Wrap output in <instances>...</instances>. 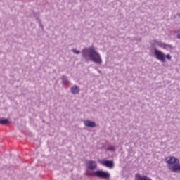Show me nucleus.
Wrapping results in <instances>:
<instances>
[{"mask_svg": "<svg viewBox=\"0 0 180 180\" xmlns=\"http://www.w3.org/2000/svg\"><path fill=\"white\" fill-rule=\"evenodd\" d=\"M82 56L85 61H92L98 65H102V57L94 46L84 49L82 51Z\"/></svg>", "mask_w": 180, "mask_h": 180, "instance_id": "1", "label": "nucleus"}, {"mask_svg": "<svg viewBox=\"0 0 180 180\" xmlns=\"http://www.w3.org/2000/svg\"><path fill=\"white\" fill-rule=\"evenodd\" d=\"M92 175H94V176H96L97 178H100L101 179H109L110 178V174L103 170H97L94 172Z\"/></svg>", "mask_w": 180, "mask_h": 180, "instance_id": "2", "label": "nucleus"}, {"mask_svg": "<svg viewBox=\"0 0 180 180\" xmlns=\"http://www.w3.org/2000/svg\"><path fill=\"white\" fill-rule=\"evenodd\" d=\"M153 43L156 44V46H158V47H161L162 49H164L165 50H172L174 49L172 47V45L169 44H165L164 42H162L161 41H158L157 39H155L153 41Z\"/></svg>", "mask_w": 180, "mask_h": 180, "instance_id": "3", "label": "nucleus"}, {"mask_svg": "<svg viewBox=\"0 0 180 180\" xmlns=\"http://www.w3.org/2000/svg\"><path fill=\"white\" fill-rule=\"evenodd\" d=\"M154 54L157 58V60H159V61H161V63H165V53L162 51L155 49Z\"/></svg>", "mask_w": 180, "mask_h": 180, "instance_id": "4", "label": "nucleus"}, {"mask_svg": "<svg viewBox=\"0 0 180 180\" xmlns=\"http://www.w3.org/2000/svg\"><path fill=\"white\" fill-rule=\"evenodd\" d=\"M165 162L169 165H174V164L178 165L179 164V159L175 158L174 156H168L165 158Z\"/></svg>", "mask_w": 180, "mask_h": 180, "instance_id": "5", "label": "nucleus"}, {"mask_svg": "<svg viewBox=\"0 0 180 180\" xmlns=\"http://www.w3.org/2000/svg\"><path fill=\"white\" fill-rule=\"evenodd\" d=\"M99 163L103 167H106L107 168H115V162L113 160H100Z\"/></svg>", "mask_w": 180, "mask_h": 180, "instance_id": "6", "label": "nucleus"}, {"mask_svg": "<svg viewBox=\"0 0 180 180\" xmlns=\"http://www.w3.org/2000/svg\"><path fill=\"white\" fill-rule=\"evenodd\" d=\"M86 167L88 169L94 171V169L98 168V166L96 165V162L95 160H89L86 163Z\"/></svg>", "mask_w": 180, "mask_h": 180, "instance_id": "7", "label": "nucleus"}, {"mask_svg": "<svg viewBox=\"0 0 180 180\" xmlns=\"http://www.w3.org/2000/svg\"><path fill=\"white\" fill-rule=\"evenodd\" d=\"M84 126H86V127H91V128L96 127V123L89 120H84Z\"/></svg>", "mask_w": 180, "mask_h": 180, "instance_id": "8", "label": "nucleus"}, {"mask_svg": "<svg viewBox=\"0 0 180 180\" xmlns=\"http://www.w3.org/2000/svg\"><path fill=\"white\" fill-rule=\"evenodd\" d=\"M70 91L74 95H75V94L79 93V87H78L77 85H75L71 87Z\"/></svg>", "mask_w": 180, "mask_h": 180, "instance_id": "9", "label": "nucleus"}, {"mask_svg": "<svg viewBox=\"0 0 180 180\" xmlns=\"http://www.w3.org/2000/svg\"><path fill=\"white\" fill-rule=\"evenodd\" d=\"M61 79H62V84H64V85H67V84L70 82V81H68V77H67V76L65 75L62 76Z\"/></svg>", "mask_w": 180, "mask_h": 180, "instance_id": "10", "label": "nucleus"}, {"mask_svg": "<svg viewBox=\"0 0 180 180\" xmlns=\"http://www.w3.org/2000/svg\"><path fill=\"white\" fill-rule=\"evenodd\" d=\"M9 123V120L8 119H1L0 120L1 124H8Z\"/></svg>", "mask_w": 180, "mask_h": 180, "instance_id": "11", "label": "nucleus"}, {"mask_svg": "<svg viewBox=\"0 0 180 180\" xmlns=\"http://www.w3.org/2000/svg\"><path fill=\"white\" fill-rule=\"evenodd\" d=\"M108 151H115L116 148L115 146H109L107 148Z\"/></svg>", "mask_w": 180, "mask_h": 180, "instance_id": "12", "label": "nucleus"}, {"mask_svg": "<svg viewBox=\"0 0 180 180\" xmlns=\"http://www.w3.org/2000/svg\"><path fill=\"white\" fill-rule=\"evenodd\" d=\"M72 53H74L75 54H80V53H81V51H78V50H77V49H73L72 50Z\"/></svg>", "mask_w": 180, "mask_h": 180, "instance_id": "13", "label": "nucleus"}, {"mask_svg": "<svg viewBox=\"0 0 180 180\" xmlns=\"http://www.w3.org/2000/svg\"><path fill=\"white\" fill-rule=\"evenodd\" d=\"M165 57L166 58H167V60H171L172 58V57L169 54L166 55Z\"/></svg>", "mask_w": 180, "mask_h": 180, "instance_id": "14", "label": "nucleus"}, {"mask_svg": "<svg viewBox=\"0 0 180 180\" xmlns=\"http://www.w3.org/2000/svg\"><path fill=\"white\" fill-rule=\"evenodd\" d=\"M176 38L180 39V33L177 34Z\"/></svg>", "mask_w": 180, "mask_h": 180, "instance_id": "15", "label": "nucleus"}, {"mask_svg": "<svg viewBox=\"0 0 180 180\" xmlns=\"http://www.w3.org/2000/svg\"><path fill=\"white\" fill-rule=\"evenodd\" d=\"M99 74H102V71H101L99 69L97 70Z\"/></svg>", "mask_w": 180, "mask_h": 180, "instance_id": "16", "label": "nucleus"}, {"mask_svg": "<svg viewBox=\"0 0 180 180\" xmlns=\"http://www.w3.org/2000/svg\"><path fill=\"white\" fill-rule=\"evenodd\" d=\"M40 27H43V25H41V22H39Z\"/></svg>", "mask_w": 180, "mask_h": 180, "instance_id": "17", "label": "nucleus"}, {"mask_svg": "<svg viewBox=\"0 0 180 180\" xmlns=\"http://www.w3.org/2000/svg\"><path fill=\"white\" fill-rule=\"evenodd\" d=\"M94 69L96 70L97 71L98 70L97 67H95Z\"/></svg>", "mask_w": 180, "mask_h": 180, "instance_id": "18", "label": "nucleus"}, {"mask_svg": "<svg viewBox=\"0 0 180 180\" xmlns=\"http://www.w3.org/2000/svg\"><path fill=\"white\" fill-rule=\"evenodd\" d=\"M174 33H176V31H174Z\"/></svg>", "mask_w": 180, "mask_h": 180, "instance_id": "19", "label": "nucleus"}]
</instances>
